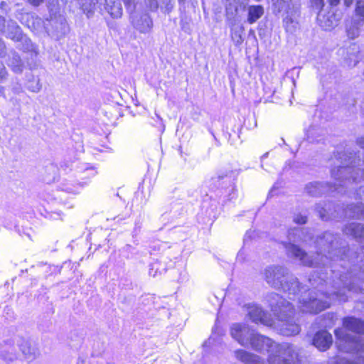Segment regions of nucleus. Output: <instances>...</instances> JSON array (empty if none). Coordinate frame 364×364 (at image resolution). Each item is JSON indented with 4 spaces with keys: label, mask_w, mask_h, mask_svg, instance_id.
<instances>
[{
    "label": "nucleus",
    "mask_w": 364,
    "mask_h": 364,
    "mask_svg": "<svg viewBox=\"0 0 364 364\" xmlns=\"http://www.w3.org/2000/svg\"><path fill=\"white\" fill-rule=\"evenodd\" d=\"M230 335L244 347H250L258 352L269 353V364H299L298 348L288 343L278 344L265 337L245 323H233Z\"/></svg>",
    "instance_id": "1"
},
{
    "label": "nucleus",
    "mask_w": 364,
    "mask_h": 364,
    "mask_svg": "<svg viewBox=\"0 0 364 364\" xmlns=\"http://www.w3.org/2000/svg\"><path fill=\"white\" fill-rule=\"evenodd\" d=\"M304 231L301 228H294L289 230L288 238L289 242L284 244L289 257L298 259L303 265L315 267L326 266L330 260L339 257L338 253L341 252V250L338 248L337 235L326 232L321 237H318L315 242V247L318 248L317 257L320 258L311 259V257L299 246L291 242L299 240L306 242V238L304 235Z\"/></svg>",
    "instance_id": "2"
},
{
    "label": "nucleus",
    "mask_w": 364,
    "mask_h": 364,
    "mask_svg": "<svg viewBox=\"0 0 364 364\" xmlns=\"http://www.w3.org/2000/svg\"><path fill=\"white\" fill-rule=\"evenodd\" d=\"M347 276L342 275L333 281V290L331 292H323L320 289L311 290L307 295L299 299V308L301 311L309 314H318L330 307L333 301L346 302L348 300L346 291H364V282L360 287L355 284V278H350L348 282Z\"/></svg>",
    "instance_id": "3"
},
{
    "label": "nucleus",
    "mask_w": 364,
    "mask_h": 364,
    "mask_svg": "<svg viewBox=\"0 0 364 364\" xmlns=\"http://www.w3.org/2000/svg\"><path fill=\"white\" fill-rule=\"evenodd\" d=\"M342 328L335 329L340 350L358 355L355 364H364V341L349 335L346 331L357 334H364V321L355 316H346L342 319Z\"/></svg>",
    "instance_id": "4"
},
{
    "label": "nucleus",
    "mask_w": 364,
    "mask_h": 364,
    "mask_svg": "<svg viewBox=\"0 0 364 364\" xmlns=\"http://www.w3.org/2000/svg\"><path fill=\"white\" fill-rule=\"evenodd\" d=\"M267 299L277 320L281 322L279 324L281 333L286 336L298 334L300 327L292 317L294 309L291 304L277 293L269 294Z\"/></svg>",
    "instance_id": "5"
},
{
    "label": "nucleus",
    "mask_w": 364,
    "mask_h": 364,
    "mask_svg": "<svg viewBox=\"0 0 364 364\" xmlns=\"http://www.w3.org/2000/svg\"><path fill=\"white\" fill-rule=\"evenodd\" d=\"M264 275L268 284L288 293L290 299H293L300 291L297 278L290 274L289 269L284 267L269 266L264 269Z\"/></svg>",
    "instance_id": "6"
},
{
    "label": "nucleus",
    "mask_w": 364,
    "mask_h": 364,
    "mask_svg": "<svg viewBox=\"0 0 364 364\" xmlns=\"http://www.w3.org/2000/svg\"><path fill=\"white\" fill-rule=\"evenodd\" d=\"M350 156H346V154H338L337 160L341 161V165L337 167V169L333 168L331 170V176L336 181L334 183V190L339 191V187L347 186L351 183H359L358 176L360 172L362 173L363 168H355V164L360 166L361 160L358 159L356 161L355 154L349 153ZM360 158V156H358Z\"/></svg>",
    "instance_id": "7"
},
{
    "label": "nucleus",
    "mask_w": 364,
    "mask_h": 364,
    "mask_svg": "<svg viewBox=\"0 0 364 364\" xmlns=\"http://www.w3.org/2000/svg\"><path fill=\"white\" fill-rule=\"evenodd\" d=\"M316 208L319 217L323 220H338L343 216L348 218H364V204L363 203L359 205H348L345 210H342L341 215L339 212L341 210V208L337 206L336 208L331 203H325L323 205L318 204Z\"/></svg>",
    "instance_id": "8"
},
{
    "label": "nucleus",
    "mask_w": 364,
    "mask_h": 364,
    "mask_svg": "<svg viewBox=\"0 0 364 364\" xmlns=\"http://www.w3.org/2000/svg\"><path fill=\"white\" fill-rule=\"evenodd\" d=\"M245 308L247 316L252 322L255 323H260L268 326L276 325L274 319L259 305L256 304H248L245 306Z\"/></svg>",
    "instance_id": "9"
},
{
    "label": "nucleus",
    "mask_w": 364,
    "mask_h": 364,
    "mask_svg": "<svg viewBox=\"0 0 364 364\" xmlns=\"http://www.w3.org/2000/svg\"><path fill=\"white\" fill-rule=\"evenodd\" d=\"M131 18L132 25L140 33H146L151 31L153 26L152 20L147 14L140 16L133 14Z\"/></svg>",
    "instance_id": "10"
},
{
    "label": "nucleus",
    "mask_w": 364,
    "mask_h": 364,
    "mask_svg": "<svg viewBox=\"0 0 364 364\" xmlns=\"http://www.w3.org/2000/svg\"><path fill=\"white\" fill-rule=\"evenodd\" d=\"M333 343V338L327 331H318L313 338V345L319 350H328Z\"/></svg>",
    "instance_id": "11"
},
{
    "label": "nucleus",
    "mask_w": 364,
    "mask_h": 364,
    "mask_svg": "<svg viewBox=\"0 0 364 364\" xmlns=\"http://www.w3.org/2000/svg\"><path fill=\"white\" fill-rule=\"evenodd\" d=\"M18 346L24 358L28 362L34 360L40 355L38 348L28 341L22 340Z\"/></svg>",
    "instance_id": "12"
},
{
    "label": "nucleus",
    "mask_w": 364,
    "mask_h": 364,
    "mask_svg": "<svg viewBox=\"0 0 364 364\" xmlns=\"http://www.w3.org/2000/svg\"><path fill=\"white\" fill-rule=\"evenodd\" d=\"M50 24L53 27L55 31L56 32L57 37H60L65 34L68 31V24L66 22L65 18L61 15H56V13L54 14H50Z\"/></svg>",
    "instance_id": "13"
},
{
    "label": "nucleus",
    "mask_w": 364,
    "mask_h": 364,
    "mask_svg": "<svg viewBox=\"0 0 364 364\" xmlns=\"http://www.w3.org/2000/svg\"><path fill=\"white\" fill-rule=\"evenodd\" d=\"M0 358L6 362H13L17 359L16 348L11 341L0 343Z\"/></svg>",
    "instance_id": "14"
},
{
    "label": "nucleus",
    "mask_w": 364,
    "mask_h": 364,
    "mask_svg": "<svg viewBox=\"0 0 364 364\" xmlns=\"http://www.w3.org/2000/svg\"><path fill=\"white\" fill-rule=\"evenodd\" d=\"M343 232L347 235L353 236L354 238L364 242V225L362 224L350 223L345 227Z\"/></svg>",
    "instance_id": "15"
},
{
    "label": "nucleus",
    "mask_w": 364,
    "mask_h": 364,
    "mask_svg": "<svg viewBox=\"0 0 364 364\" xmlns=\"http://www.w3.org/2000/svg\"><path fill=\"white\" fill-rule=\"evenodd\" d=\"M235 358L245 364H262V360L258 356L245 350L235 351Z\"/></svg>",
    "instance_id": "16"
},
{
    "label": "nucleus",
    "mask_w": 364,
    "mask_h": 364,
    "mask_svg": "<svg viewBox=\"0 0 364 364\" xmlns=\"http://www.w3.org/2000/svg\"><path fill=\"white\" fill-rule=\"evenodd\" d=\"M318 21L320 26L325 30H331L338 23L336 16L333 14L328 13V15H323L321 11L318 14Z\"/></svg>",
    "instance_id": "17"
},
{
    "label": "nucleus",
    "mask_w": 364,
    "mask_h": 364,
    "mask_svg": "<svg viewBox=\"0 0 364 364\" xmlns=\"http://www.w3.org/2000/svg\"><path fill=\"white\" fill-rule=\"evenodd\" d=\"M105 9L114 18H118L122 14V8L119 0H106Z\"/></svg>",
    "instance_id": "18"
},
{
    "label": "nucleus",
    "mask_w": 364,
    "mask_h": 364,
    "mask_svg": "<svg viewBox=\"0 0 364 364\" xmlns=\"http://www.w3.org/2000/svg\"><path fill=\"white\" fill-rule=\"evenodd\" d=\"M7 37L14 41H19L21 38V31L16 22L10 21L4 30Z\"/></svg>",
    "instance_id": "19"
},
{
    "label": "nucleus",
    "mask_w": 364,
    "mask_h": 364,
    "mask_svg": "<svg viewBox=\"0 0 364 364\" xmlns=\"http://www.w3.org/2000/svg\"><path fill=\"white\" fill-rule=\"evenodd\" d=\"M326 187L318 182H311L306 185L305 191L311 196H318L325 192Z\"/></svg>",
    "instance_id": "20"
},
{
    "label": "nucleus",
    "mask_w": 364,
    "mask_h": 364,
    "mask_svg": "<svg viewBox=\"0 0 364 364\" xmlns=\"http://www.w3.org/2000/svg\"><path fill=\"white\" fill-rule=\"evenodd\" d=\"M264 14V9L262 6H250L248 8L247 21L252 24L256 22Z\"/></svg>",
    "instance_id": "21"
},
{
    "label": "nucleus",
    "mask_w": 364,
    "mask_h": 364,
    "mask_svg": "<svg viewBox=\"0 0 364 364\" xmlns=\"http://www.w3.org/2000/svg\"><path fill=\"white\" fill-rule=\"evenodd\" d=\"M83 185L81 183H74L71 181H66L61 185V189L63 191L70 193H77Z\"/></svg>",
    "instance_id": "22"
},
{
    "label": "nucleus",
    "mask_w": 364,
    "mask_h": 364,
    "mask_svg": "<svg viewBox=\"0 0 364 364\" xmlns=\"http://www.w3.org/2000/svg\"><path fill=\"white\" fill-rule=\"evenodd\" d=\"M78 172L79 173H87L84 177H82V178L93 177L97 173V171L95 170V168L93 166H90L88 164H82V166H80L78 168Z\"/></svg>",
    "instance_id": "23"
},
{
    "label": "nucleus",
    "mask_w": 364,
    "mask_h": 364,
    "mask_svg": "<svg viewBox=\"0 0 364 364\" xmlns=\"http://www.w3.org/2000/svg\"><path fill=\"white\" fill-rule=\"evenodd\" d=\"M360 23L353 26H347V35L348 38L354 39L360 35Z\"/></svg>",
    "instance_id": "24"
},
{
    "label": "nucleus",
    "mask_w": 364,
    "mask_h": 364,
    "mask_svg": "<svg viewBox=\"0 0 364 364\" xmlns=\"http://www.w3.org/2000/svg\"><path fill=\"white\" fill-rule=\"evenodd\" d=\"M355 14L361 21H364V0H356Z\"/></svg>",
    "instance_id": "25"
},
{
    "label": "nucleus",
    "mask_w": 364,
    "mask_h": 364,
    "mask_svg": "<svg viewBox=\"0 0 364 364\" xmlns=\"http://www.w3.org/2000/svg\"><path fill=\"white\" fill-rule=\"evenodd\" d=\"M297 28V23L294 21L291 18H287L285 21V28L287 32L293 33Z\"/></svg>",
    "instance_id": "26"
},
{
    "label": "nucleus",
    "mask_w": 364,
    "mask_h": 364,
    "mask_svg": "<svg viewBox=\"0 0 364 364\" xmlns=\"http://www.w3.org/2000/svg\"><path fill=\"white\" fill-rule=\"evenodd\" d=\"M231 173L230 171L227 170H219L215 173V176L212 177V180H217L218 181L224 179L225 178L228 177V176Z\"/></svg>",
    "instance_id": "27"
},
{
    "label": "nucleus",
    "mask_w": 364,
    "mask_h": 364,
    "mask_svg": "<svg viewBox=\"0 0 364 364\" xmlns=\"http://www.w3.org/2000/svg\"><path fill=\"white\" fill-rule=\"evenodd\" d=\"M294 223L297 224H305L307 221L306 215H302L301 213L295 214L293 218Z\"/></svg>",
    "instance_id": "28"
},
{
    "label": "nucleus",
    "mask_w": 364,
    "mask_h": 364,
    "mask_svg": "<svg viewBox=\"0 0 364 364\" xmlns=\"http://www.w3.org/2000/svg\"><path fill=\"white\" fill-rule=\"evenodd\" d=\"M247 118H244V122H245V124L246 123V121L247 119L248 121H253V124H249L247 125V128L249 129H251V128H254L257 126V121H256V119H255V115H251V114H249V115H247Z\"/></svg>",
    "instance_id": "29"
},
{
    "label": "nucleus",
    "mask_w": 364,
    "mask_h": 364,
    "mask_svg": "<svg viewBox=\"0 0 364 364\" xmlns=\"http://www.w3.org/2000/svg\"><path fill=\"white\" fill-rule=\"evenodd\" d=\"M6 75V71L4 65L3 63L0 61V80L5 77Z\"/></svg>",
    "instance_id": "30"
},
{
    "label": "nucleus",
    "mask_w": 364,
    "mask_h": 364,
    "mask_svg": "<svg viewBox=\"0 0 364 364\" xmlns=\"http://www.w3.org/2000/svg\"><path fill=\"white\" fill-rule=\"evenodd\" d=\"M357 196L361 200H364V186H360L357 191Z\"/></svg>",
    "instance_id": "31"
},
{
    "label": "nucleus",
    "mask_w": 364,
    "mask_h": 364,
    "mask_svg": "<svg viewBox=\"0 0 364 364\" xmlns=\"http://www.w3.org/2000/svg\"><path fill=\"white\" fill-rule=\"evenodd\" d=\"M334 364H352L347 361L346 358H338L335 362Z\"/></svg>",
    "instance_id": "32"
},
{
    "label": "nucleus",
    "mask_w": 364,
    "mask_h": 364,
    "mask_svg": "<svg viewBox=\"0 0 364 364\" xmlns=\"http://www.w3.org/2000/svg\"><path fill=\"white\" fill-rule=\"evenodd\" d=\"M326 273H320V275L318 276V279L321 280V282L320 284L323 285V282L325 283L326 285L328 284V282L326 279Z\"/></svg>",
    "instance_id": "33"
},
{
    "label": "nucleus",
    "mask_w": 364,
    "mask_h": 364,
    "mask_svg": "<svg viewBox=\"0 0 364 364\" xmlns=\"http://www.w3.org/2000/svg\"><path fill=\"white\" fill-rule=\"evenodd\" d=\"M232 38L234 41H236L237 44H240L242 41V37L240 34L237 35V33H235L234 35L232 36Z\"/></svg>",
    "instance_id": "34"
},
{
    "label": "nucleus",
    "mask_w": 364,
    "mask_h": 364,
    "mask_svg": "<svg viewBox=\"0 0 364 364\" xmlns=\"http://www.w3.org/2000/svg\"><path fill=\"white\" fill-rule=\"evenodd\" d=\"M244 255H245L244 250H241L237 254V260L239 262H243L245 259Z\"/></svg>",
    "instance_id": "35"
},
{
    "label": "nucleus",
    "mask_w": 364,
    "mask_h": 364,
    "mask_svg": "<svg viewBox=\"0 0 364 364\" xmlns=\"http://www.w3.org/2000/svg\"><path fill=\"white\" fill-rule=\"evenodd\" d=\"M28 2L34 6H38L42 4L44 0H28Z\"/></svg>",
    "instance_id": "36"
},
{
    "label": "nucleus",
    "mask_w": 364,
    "mask_h": 364,
    "mask_svg": "<svg viewBox=\"0 0 364 364\" xmlns=\"http://www.w3.org/2000/svg\"><path fill=\"white\" fill-rule=\"evenodd\" d=\"M4 23H5V19L2 16H0V31H1L3 32H4V30L6 27L4 25Z\"/></svg>",
    "instance_id": "37"
},
{
    "label": "nucleus",
    "mask_w": 364,
    "mask_h": 364,
    "mask_svg": "<svg viewBox=\"0 0 364 364\" xmlns=\"http://www.w3.org/2000/svg\"><path fill=\"white\" fill-rule=\"evenodd\" d=\"M124 5L127 6V9L132 8L133 4V0H123Z\"/></svg>",
    "instance_id": "38"
},
{
    "label": "nucleus",
    "mask_w": 364,
    "mask_h": 364,
    "mask_svg": "<svg viewBox=\"0 0 364 364\" xmlns=\"http://www.w3.org/2000/svg\"><path fill=\"white\" fill-rule=\"evenodd\" d=\"M357 143L358 146L364 150V137H360L358 139Z\"/></svg>",
    "instance_id": "39"
},
{
    "label": "nucleus",
    "mask_w": 364,
    "mask_h": 364,
    "mask_svg": "<svg viewBox=\"0 0 364 364\" xmlns=\"http://www.w3.org/2000/svg\"><path fill=\"white\" fill-rule=\"evenodd\" d=\"M314 1L315 4L318 6H320L322 8L324 6L323 0H314Z\"/></svg>",
    "instance_id": "40"
},
{
    "label": "nucleus",
    "mask_w": 364,
    "mask_h": 364,
    "mask_svg": "<svg viewBox=\"0 0 364 364\" xmlns=\"http://www.w3.org/2000/svg\"><path fill=\"white\" fill-rule=\"evenodd\" d=\"M5 51H4V46L1 41L0 40V56L4 55Z\"/></svg>",
    "instance_id": "41"
},
{
    "label": "nucleus",
    "mask_w": 364,
    "mask_h": 364,
    "mask_svg": "<svg viewBox=\"0 0 364 364\" xmlns=\"http://www.w3.org/2000/svg\"><path fill=\"white\" fill-rule=\"evenodd\" d=\"M341 0H328L331 6H336L339 4Z\"/></svg>",
    "instance_id": "42"
},
{
    "label": "nucleus",
    "mask_w": 364,
    "mask_h": 364,
    "mask_svg": "<svg viewBox=\"0 0 364 364\" xmlns=\"http://www.w3.org/2000/svg\"><path fill=\"white\" fill-rule=\"evenodd\" d=\"M354 0H344V4L346 6H350L353 2Z\"/></svg>",
    "instance_id": "43"
},
{
    "label": "nucleus",
    "mask_w": 364,
    "mask_h": 364,
    "mask_svg": "<svg viewBox=\"0 0 364 364\" xmlns=\"http://www.w3.org/2000/svg\"><path fill=\"white\" fill-rule=\"evenodd\" d=\"M7 6V4L4 1H1L0 3V9L2 10H6V7Z\"/></svg>",
    "instance_id": "44"
},
{
    "label": "nucleus",
    "mask_w": 364,
    "mask_h": 364,
    "mask_svg": "<svg viewBox=\"0 0 364 364\" xmlns=\"http://www.w3.org/2000/svg\"><path fill=\"white\" fill-rule=\"evenodd\" d=\"M235 188L234 186L232 187V189H231V193H230V196H231V198H233L235 197Z\"/></svg>",
    "instance_id": "45"
},
{
    "label": "nucleus",
    "mask_w": 364,
    "mask_h": 364,
    "mask_svg": "<svg viewBox=\"0 0 364 364\" xmlns=\"http://www.w3.org/2000/svg\"><path fill=\"white\" fill-rule=\"evenodd\" d=\"M40 90V87L38 85V84L36 85V87L35 89L33 90V92H37Z\"/></svg>",
    "instance_id": "46"
},
{
    "label": "nucleus",
    "mask_w": 364,
    "mask_h": 364,
    "mask_svg": "<svg viewBox=\"0 0 364 364\" xmlns=\"http://www.w3.org/2000/svg\"><path fill=\"white\" fill-rule=\"evenodd\" d=\"M362 178H363V181H364V168L362 170Z\"/></svg>",
    "instance_id": "47"
},
{
    "label": "nucleus",
    "mask_w": 364,
    "mask_h": 364,
    "mask_svg": "<svg viewBox=\"0 0 364 364\" xmlns=\"http://www.w3.org/2000/svg\"><path fill=\"white\" fill-rule=\"evenodd\" d=\"M19 70H21L20 67H16V68H15V71H19Z\"/></svg>",
    "instance_id": "48"
},
{
    "label": "nucleus",
    "mask_w": 364,
    "mask_h": 364,
    "mask_svg": "<svg viewBox=\"0 0 364 364\" xmlns=\"http://www.w3.org/2000/svg\"><path fill=\"white\" fill-rule=\"evenodd\" d=\"M360 257V261H363V256L360 255V254L358 255V258Z\"/></svg>",
    "instance_id": "49"
},
{
    "label": "nucleus",
    "mask_w": 364,
    "mask_h": 364,
    "mask_svg": "<svg viewBox=\"0 0 364 364\" xmlns=\"http://www.w3.org/2000/svg\"><path fill=\"white\" fill-rule=\"evenodd\" d=\"M329 316H331V318H333L334 317V314H328Z\"/></svg>",
    "instance_id": "50"
},
{
    "label": "nucleus",
    "mask_w": 364,
    "mask_h": 364,
    "mask_svg": "<svg viewBox=\"0 0 364 364\" xmlns=\"http://www.w3.org/2000/svg\"><path fill=\"white\" fill-rule=\"evenodd\" d=\"M3 93V87H0V94Z\"/></svg>",
    "instance_id": "51"
},
{
    "label": "nucleus",
    "mask_w": 364,
    "mask_h": 364,
    "mask_svg": "<svg viewBox=\"0 0 364 364\" xmlns=\"http://www.w3.org/2000/svg\"><path fill=\"white\" fill-rule=\"evenodd\" d=\"M282 141H283V144H285L284 139H282Z\"/></svg>",
    "instance_id": "52"
},
{
    "label": "nucleus",
    "mask_w": 364,
    "mask_h": 364,
    "mask_svg": "<svg viewBox=\"0 0 364 364\" xmlns=\"http://www.w3.org/2000/svg\"><path fill=\"white\" fill-rule=\"evenodd\" d=\"M181 2H183L185 0H178Z\"/></svg>",
    "instance_id": "53"
},
{
    "label": "nucleus",
    "mask_w": 364,
    "mask_h": 364,
    "mask_svg": "<svg viewBox=\"0 0 364 364\" xmlns=\"http://www.w3.org/2000/svg\"><path fill=\"white\" fill-rule=\"evenodd\" d=\"M255 1L259 2V1H261L262 0H255Z\"/></svg>",
    "instance_id": "54"
},
{
    "label": "nucleus",
    "mask_w": 364,
    "mask_h": 364,
    "mask_svg": "<svg viewBox=\"0 0 364 364\" xmlns=\"http://www.w3.org/2000/svg\"><path fill=\"white\" fill-rule=\"evenodd\" d=\"M363 161V164H364V159H363V161Z\"/></svg>",
    "instance_id": "55"
}]
</instances>
